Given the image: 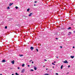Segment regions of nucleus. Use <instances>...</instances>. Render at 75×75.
Segmentation results:
<instances>
[{
	"instance_id": "f257e3e1",
	"label": "nucleus",
	"mask_w": 75,
	"mask_h": 75,
	"mask_svg": "<svg viewBox=\"0 0 75 75\" xmlns=\"http://www.w3.org/2000/svg\"><path fill=\"white\" fill-rule=\"evenodd\" d=\"M63 62L64 63V64H68V62L67 60H65V61H64Z\"/></svg>"
},
{
	"instance_id": "f03ea898",
	"label": "nucleus",
	"mask_w": 75,
	"mask_h": 75,
	"mask_svg": "<svg viewBox=\"0 0 75 75\" xmlns=\"http://www.w3.org/2000/svg\"><path fill=\"white\" fill-rule=\"evenodd\" d=\"M25 70L24 69H23L22 70L21 72L22 73H24V72Z\"/></svg>"
},
{
	"instance_id": "7ed1b4c3",
	"label": "nucleus",
	"mask_w": 75,
	"mask_h": 75,
	"mask_svg": "<svg viewBox=\"0 0 75 75\" xmlns=\"http://www.w3.org/2000/svg\"><path fill=\"white\" fill-rule=\"evenodd\" d=\"M11 63H12V64H14V60H13V61H12L11 62Z\"/></svg>"
},
{
	"instance_id": "20e7f679",
	"label": "nucleus",
	"mask_w": 75,
	"mask_h": 75,
	"mask_svg": "<svg viewBox=\"0 0 75 75\" xmlns=\"http://www.w3.org/2000/svg\"><path fill=\"white\" fill-rule=\"evenodd\" d=\"M32 14L33 13H30V14L29 15V17H31V15H32Z\"/></svg>"
},
{
	"instance_id": "39448f33",
	"label": "nucleus",
	"mask_w": 75,
	"mask_h": 75,
	"mask_svg": "<svg viewBox=\"0 0 75 75\" xmlns=\"http://www.w3.org/2000/svg\"><path fill=\"white\" fill-rule=\"evenodd\" d=\"M30 48V49L31 50H33V49H34V47H31Z\"/></svg>"
},
{
	"instance_id": "423d86ee",
	"label": "nucleus",
	"mask_w": 75,
	"mask_h": 75,
	"mask_svg": "<svg viewBox=\"0 0 75 75\" xmlns=\"http://www.w3.org/2000/svg\"><path fill=\"white\" fill-rule=\"evenodd\" d=\"M13 3H10L9 4V6H11L12 5H13Z\"/></svg>"
},
{
	"instance_id": "0eeeda50",
	"label": "nucleus",
	"mask_w": 75,
	"mask_h": 75,
	"mask_svg": "<svg viewBox=\"0 0 75 75\" xmlns=\"http://www.w3.org/2000/svg\"><path fill=\"white\" fill-rule=\"evenodd\" d=\"M2 62H6V61L4 59L2 60Z\"/></svg>"
},
{
	"instance_id": "6e6552de",
	"label": "nucleus",
	"mask_w": 75,
	"mask_h": 75,
	"mask_svg": "<svg viewBox=\"0 0 75 75\" xmlns=\"http://www.w3.org/2000/svg\"><path fill=\"white\" fill-rule=\"evenodd\" d=\"M63 67V65H62L61 67V69H62V67Z\"/></svg>"
},
{
	"instance_id": "1a4fd4ad",
	"label": "nucleus",
	"mask_w": 75,
	"mask_h": 75,
	"mask_svg": "<svg viewBox=\"0 0 75 75\" xmlns=\"http://www.w3.org/2000/svg\"><path fill=\"white\" fill-rule=\"evenodd\" d=\"M71 58L73 59L74 58V56H71Z\"/></svg>"
},
{
	"instance_id": "9d476101",
	"label": "nucleus",
	"mask_w": 75,
	"mask_h": 75,
	"mask_svg": "<svg viewBox=\"0 0 75 75\" xmlns=\"http://www.w3.org/2000/svg\"><path fill=\"white\" fill-rule=\"evenodd\" d=\"M25 65V64H23L22 65V67H24V66Z\"/></svg>"
},
{
	"instance_id": "9b49d317",
	"label": "nucleus",
	"mask_w": 75,
	"mask_h": 75,
	"mask_svg": "<svg viewBox=\"0 0 75 75\" xmlns=\"http://www.w3.org/2000/svg\"><path fill=\"white\" fill-rule=\"evenodd\" d=\"M34 69L35 70H37V67H34Z\"/></svg>"
},
{
	"instance_id": "f8f14e48",
	"label": "nucleus",
	"mask_w": 75,
	"mask_h": 75,
	"mask_svg": "<svg viewBox=\"0 0 75 75\" xmlns=\"http://www.w3.org/2000/svg\"><path fill=\"white\" fill-rule=\"evenodd\" d=\"M68 30H70V29H71V27H69L67 28Z\"/></svg>"
},
{
	"instance_id": "ddd939ff",
	"label": "nucleus",
	"mask_w": 75,
	"mask_h": 75,
	"mask_svg": "<svg viewBox=\"0 0 75 75\" xmlns=\"http://www.w3.org/2000/svg\"><path fill=\"white\" fill-rule=\"evenodd\" d=\"M15 8H16V9H18V7H17V6H16V7H15Z\"/></svg>"
},
{
	"instance_id": "4468645a",
	"label": "nucleus",
	"mask_w": 75,
	"mask_h": 75,
	"mask_svg": "<svg viewBox=\"0 0 75 75\" xmlns=\"http://www.w3.org/2000/svg\"><path fill=\"white\" fill-rule=\"evenodd\" d=\"M27 11H30V8L28 9Z\"/></svg>"
},
{
	"instance_id": "2eb2a0df",
	"label": "nucleus",
	"mask_w": 75,
	"mask_h": 75,
	"mask_svg": "<svg viewBox=\"0 0 75 75\" xmlns=\"http://www.w3.org/2000/svg\"><path fill=\"white\" fill-rule=\"evenodd\" d=\"M19 56L20 57H23V55L21 54V55H19Z\"/></svg>"
},
{
	"instance_id": "dca6fc26",
	"label": "nucleus",
	"mask_w": 75,
	"mask_h": 75,
	"mask_svg": "<svg viewBox=\"0 0 75 75\" xmlns=\"http://www.w3.org/2000/svg\"><path fill=\"white\" fill-rule=\"evenodd\" d=\"M5 29L7 28V26H5Z\"/></svg>"
},
{
	"instance_id": "f3484780",
	"label": "nucleus",
	"mask_w": 75,
	"mask_h": 75,
	"mask_svg": "<svg viewBox=\"0 0 75 75\" xmlns=\"http://www.w3.org/2000/svg\"><path fill=\"white\" fill-rule=\"evenodd\" d=\"M36 50H37V52H38V49H36Z\"/></svg>"
},
{
	"instance_id": "a211bd4d",
	"label": "nucleus",
	"mask_w": 75,
	"mask_h": 75,
	"mask_svg": "<svg viewBox=\"0 0 75 75\" xmlns=\"http://www.w3.org/2000/svg\"><path fill=\"white\" fill-rule=\"evenodd\" d=\"M34 71L33 70L31 69H30V71Z\"/></svg>"
},
{
	"instance_id": "6ab92c4d",
	"label": "nucleus",
	"mask_w": 75,
	"mask_h": 75,
	"mask_svg": "<svg viewBox=\"0 0 75 75\" xmlns=\"http://www.w3.org/2000/svg\"><path fill=\"white\" fill-rule=\"evenodd\" d=\"M8 9H10V7L8 6L7 8Z\"/></svg>"
},
{
	"instance_id": "aec40b11",
	"label": "nucleus",
	"mask_w": 75,
	"mask_h": 75,
	"mask_svg": "<svg viewBox=\"0 0 75 75\" xmlns=\"http://www.w3.org/2000/svg\"><path fill=\"white\" fill-rule=\"evenodd\" d=\"M16 75H18V74H17V73H16Z\"/></svg>"
},
{
	"instance_id": "412c9836",
	"label": "nucleus",
	"mask_w": 75,
	"mask_h": 75,
	"mask_svg": "<svg viewBox=\"0 0 75 75\" xmlns=\"http://www.w3.org/2000/svg\"><path fill=\"white\" fill-rule=\"evenodd\" d=\"M45 75H49L48 74H45Z\"/></svg>"
},
{
	"instance_id": "4be33fe9",
	"label": "nucleus",
	"mask_w": 75,
	"mask_h": 75,
	"mask_svg": "<svg viewBox=\"0 0 75 75\" xmlns=\"http://www.w3.org/2000/svg\"><path fill=\"white\" fill-rule=\"evenodd\" d=\"M52 64L53 65H55V64H54V63H52Z\"/></svg>"
},
{
	"instance_id": "5701e85b",
	"label": "nucleus",
	"mask_w": 75,
	"mask_h": 75,
	"mask_svg": "<svg viewBox=\"0 0 75 75\" xmlns=\"http://www.w3.org/2000/svg\"><path fill=\"white\" fill-rule=\"evenodd\" d=\"M69 34H72V33H71V32H69Z\"/></svg>"
},
{
	"instance_id": "b1692460",
	"label": "nucleus",
	"mask_w": 75,
	"mask_h": 75,
	"mask_svg": "<svg viewBox=\"0 0 75 75\" xmlns=\"http://www.w3.org/2000/svg\"><path fill=\"white\" fill-rule=\"evenodd\" d=\"M18 69H20V67H18Z\"/></svg>"
},
{
	"instance_id": "393cba45",
	"label": "nucleus",
	"mask_w": 75,
	"mask_h": 75,
	"mask_svg": "<svg viewBox=\"0 0 75 75\" xmlns=\"http://www.w3.org/2000/svg\"><path fill=\"white\" fill-rule=\"evenodd\" d=\"M70 67V65H69L68 66V68H69Z\"/></svg>"
},
{
	"instance_id": "a878e982",
	"label": "nucleus",
	"mask_w": 75,
	"mask_h": 75,
	"mask_svg": "<svg viewBox=\"0 0 75 75\" xmlns=\"http://www.w3.org/2000/svg\"><path fill=\"white\" fill-rule=\"evenodd\" d=\"M56 75H58V74L57 73H56Z\"/></svg>"
},
{
	"instance_id": "bb28decb",
	"label": "nucleus",
	"mask_w": 75,
	"mask_h": 75,
	"mask_svg": "<svg viewBox=\"0 0 75 75\" xmlns=\"http://www.w3.org/2000/svg\"><path fill=\"white\" fill-rule=\"evenodd\" d=\"M60 48H62V47L61 46Z\"/></svg>"
},
{
	"instance_id": "cd10ccee",
	"label": "nucleus",
	"mask_w": 75,
	"mask_h": 75,
	"mask_svg": "<svg viewBox=\"0 0 75 75\" xmlns=\"http://www.w3.org/2000/svg\"><path fill=\"white\" fill-rule=\"evenodd\" d=\"M44 61H47V60L46 59H44Z\"/></svg>"
},
{
	"instance_id": "c85d7f7f",
	"label": "nucleus",
	"mask_w": 75,
	"mask_h": 75,
	"mask_svg": "<svg viewBox=\"0 0 75 75\" xmlns=\"http://www.w3.org/2000/svg\"><path fill=\"white\" fill-rule=\"evenodd\" d=\"M34 3H37V1H35Z\"/></svg>"
},
{
	"instance_id": "c756f323",
	"label": "nucleus",
	"mask_w": 75,
	"mask_h": 75,
	"mask_svg": "<svg viewBox=\"0 0 75 75\" xmlns=\"http://www.w3.org/2000/svg\"><path fill=\"white\" fill-rule=\"evenodd\" d=\"M56 40H58V38H56Z\"/></svg>"
},
{
	"instance_id": "7c9ffc66",
	"label": "nucleus",
	"mask_w": 75,
	"mask_h": 75,
	"mask_svg": "<svg viewBox=\"0 0 75 75\" xmlns=\"http://www.w3.org/2000/svg\"><path fill=\"white\" fill-rule=\"evenodd\" d=\"M32 64H34V62H32Z\"/></svg>"
},
{
	"instance_id": "2f4dec72",
	"label": "nucleus",
	"mask_w": 75,
	"mask_h": 75,
	"mask_svg": "<svg viewBox=\"0 0 75 75\" xmlns=\"http://www.w3.org/2000/svg\"><path fill=\"white\" fill-rule=\"evenodd\" d=\"M73 48H75V47L73 46Z\"/></svg>"
},
{
	"instance_id": "473e14b6",
	"label": "nucleus",
	"mask_w": 75,
	"mask_h": 75,
	"mask_svg": "<svg viewBox=\"0 0 75 75\" xmlns=\"http://www.w3.org/2000/svg\"><path fill=\"white\" fill-rule=\"evenodd\" d=\"M28 67H30V65H28Z\"/></svg>"
},
{
	"instance_id": "72a5a7b5",
	"label": "nucleus",
	"mask_w": 75,
	"mask_h": 75,
	"mask_svg": "<svg viewBox=\"0 0 75 75\" xmlns=\"http://www.w3.org/2000/svg\"><path fill=\"white\" fill-rule=\"evenodd\" d=\"M46 70L47 71V70H48V69L47 68V69H46Z\"/></svg>"
},
{
	"instance_id": "f704fd0d",
	"label": "nucleus",
	"mask_w": 75,
	"mask_h": 75,
	"mask_svg": "<svg viewBox=\"0 0 75 75\" xmlns=\"http://www.w3.org/2000/svg\"><path fill=\"white\" fill-rule=\"evenodd\" d=\"M36 6V4H34V6Z\"/></svg>"
},
{
	"instance_id": "c9c22d12",
	"label": "nucleus",
	"mask_w": 75,
	"mask_h": 75,
	"mask_svg": "<svg viewBox=\"0 0 75 75\" xmlns=\"http://www.w3.org/2000/svg\"><path fill=\"white\" fill-rule=\"evenodd\" d=\"M57 57V58H58V57Z\"/></svg>"
},
{
	"instance_id": "e433bc0d",
	"label": "nucleus",
	"mask_w": 75,
	"mask_h": 75,
	"mask_svg": "<svg viewBox=\"0 0 75 75\" xmlns=\"http://www.w3.org/2000/svg\"><path fill=\"white\" fill-rule=\"evenodd\" d=\"M32 61V60L30 61V62H31V61Z\"/></svg>"
},
{
	"instance_id": "4c0bfd02",
	"label": "nucleus",
	"mask_w": 75,
	"mask_h": 75,
	"mask_svg": "<svg viewBox=\"0 0 75 75\" xmlns=\"http://www.w3.org/2000/svg\"><path fill=\"white\" fill-rule=\"evenodd\" d=\"M53 68H54V67H53Z\"/></svg>"
},
{
	"instance_id": "58836bf2",
	"label": "nucleus",
	"mask_w": 75,
	"mask_h": 75,
	"mask_svg": "<svg viewBox=\"0 0 75 75\" xmlns=\"http://www.w3.org/2000/svg\"><path fill=\"white\" fill-rule=\"evenodd\" d=\"M54 62V63H55L56 62Z\"/></svg>"
},
{
	"instance_id": "ea45409f",
	"label": "nucleus",
	"mask_w": 75,
	"mask_h": 75,
	"mask_svg": "<svg viewBox=\"0 0 75 75\" xmlns=\"http://www.w3.org/2000/svg\"><path fill=\"white\" fill-rule=\"evenodd\" d=\"M43 67H45V66H43Z\"/></svg>"
},
{
	"instance_id": "a19ab883",
	"label": "nucleus",
	"mask_w": 75,
	"mask_h": 75,
	"mask_svg": "<svg viewBox=\"0 0 75 75\" xmlns=\"http://www.w3.org/2000/svg\"><path fill=\"white\" fill-rule=\"evenodd\" d=\"M68 35H69V34Z\"/></svg>"
}]
</instances>
